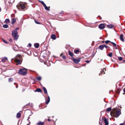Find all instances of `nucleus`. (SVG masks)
Here are the masks:
<instances>
[{"label": "nucleus", "mask_w": 125, "mask_h": 125, "mask_svg": "<svg viewBox=\"0 0 125 125\" xmlns=\"http://www.w3.org/2000/svg\"><path fill=\"white\" fill-rule=\"evenodd\" d=\"M124 35L123 34H121L120 36V39L121 41L123 42L124 41V40L123 38Z\"/></svg>", "instance_id": "obj_14"}, {"label": "nucleus", "mask_w": 125, "mask_h": 125, "mask_svg": "<svg viewBox=\"0 0 125 125\" xmlns=\"http://www.w3.org/2000/svg\"><path fill=\"white\" fill-rule=\"evenodd\" d=\"M26 3H24V4L20 3L19 5H18L16 6L18 9L19 10H22L24 9L25 8V5L26 4Z\"/></svg>", "instance_id": "obj_3"}, {"label": "nucleus", "mask_w": 125, "mask_h": 125, "mask_svg": "<svg viewBox=\"0 0 125 125\" xmlns=\"http://www.w3.org/2000/svg\"><path fill=\"white\" fill-rule=\"evenodd\" d=\"M104 121L105 123V125H108L109 124L108 121H107V119L105 118L104 119Z\"/></svg>", "instance_id": "obj_9"}, {"label": "nucleus", "mask_w": 125, "mask_h": 125, "mask_svg": "<svg viewBox=\"0 0 125 125\" xmlns=\"http://www.w3.org/2000/svg\"><path fill=\"white\" fill-rule=\"evenodd\" d=\"M64 59H66V57L65 56H63L62 57Z\"/></svg>", "instance_id": "obj_37"}, {"label": "nucleus", "mask_w": 125, "mask_h": 125, "mask_svg": "<svg viewBox=\"0 0 125 125\" xmlns=\"http://www.w3.org/2000/svg\"><path fill=\"white\" fill-rule=\"evenodd\" d=\"M56 35L54 34H52L51 36V38L54 40H55L56 39Z\"/></svg>", "instance_id": "obj_11"}, {"label": "nucleus", "mask_w": 125, "mask_h": 125, "mask_svg": "<svg viewBox=\"0 0 125 125\" xmlns=\"http://www.w3.org/2000/svg\"><path fill=\"white\" fill-rule=\"evenodd\" d=\"M16 21V20L15 19L13 18L12 19V24H13Z\"/></svg>", "instance_id": "obj_22"}, {"label": "nucleus", "mask_w": 125, "mask_h": 125, "mask_svg": "<svg viewBox=\"0 0 125 125\" xmlns=\"http://www.w3.org/2000/svg\"><path fill=\"white\" fill-rule=\"evenodd\" d=\"M35 92H42V91L40 89L38 88L35 90Z\"/></svg>", "instance_id": "obj_18"}, {"label": "nucleus", "mask_w": 125, "mask_h": 125, "mask_svg": "<svg viewBox=\"0 0 125 125\" xmlns=\"http://www.w3.org/2000/svg\"><path fill=\"white\" fill-rule=\"evenodd\" d=\"M99 75H100V73H99Z\"/></svg>", "instance_id": "obj_52"}, {"label": "nucleus", "mask_w": 125, "mask_h": 125, "mask_svg": "<svg viewBox=\"0 0 125 125\" xmlns=\"http://www.w3.org/2000/svg\"><path fill=\"white\" fill-rule=\"evenodd\" d=\"M21 116V113L19 112L18 113H17V114L16 115V117L18 118H19Z\"/></svg>", "instance_id": "obj_17"}, {"label": "nucleus", "mask_w": 125, "mask_h": 125, "mask_svg": "<svg viewBox=\"0 0 125 125\" xmlns=\"http://www.w3.org/2000/svg\"><path fill=\"white\" fill-rule=\"evenodd\" d=\"M19 29V28H16L12 32V35L14 39L16 41L17 40L19 36L17 31V30Z\"/></svg>", "instance_id": "obj_2"}, {"label": "nucleus", "mask_w": 125, "mask_h": 125, "mask_svg": "<svg viewBox=\"0 0 125 125\" xmlns=\"http://www.w3.org/2000/svg\"><path fill=\"white\" fill-rule=\"evenodd\" d=\"M50 97L49 96H48V98L46 100V103L47 104H48L50 101Z\"/></svg>", "instance_id": "obj_8"}, {"label": "nucleus", "mask_w": 125, "mask_h": 125, "mask_svg": "<svg viewBox=\"0 0 125 125\" xmlns=\"http://www.w3.org/2000/svg\"><path fill=\"white\" fill-rule=\"evenodd\" d=\"M8 25L7 24H5L3 26V27L5 28H7L8 27Z\"/></svg>", "instance_id": "obj_29"}, {"label": "nucleus", "mask_w": 125, "mask_h": 125, "mask_svg": "<svg viewBox=\"0 0 125 125\" xmlns=\"http://www.w3.org/2000/svg\"><path fill=\"white\" fill-rule=\"evenodd\" d=\"M27 72V69L25 68H24L20 69L18 73L21 75H25L26 74Z\"/></svg>", "instance_id": "obj_4"}, {"label": "nucleus", "mask_w": 125, "mask_h": 125, "mask_svg": "<svg viewBox=\"0 0 125 125\" xmlns=\"http://www.w3.org/2000/svg\"><path fill=\"white\" fill-rule=\"evenodd\" d=\"M112 52H110L109 54L107 55L110 57H111L112 56Z\"/></svg>", "instance_id": "obj_27"}, {"label": "nucleus", "mask_w": 125, "mask_h": 125, "mask_svg": "<svg viewBox=\"0 0 125 125\" xmlns=\"http://www.w3.org/2000/svg\"><path fill=\"white\" fill-rule=\"evenodd\" d=\"M8 59L7 57H5L4 58L2 59V61L3 62H5Z\"/></svg>", "instance_id": "obj_10"}, {"label": "nucleus", "mask_w": 125, "mask_h": 125, "mask_svg": "<svg viewBox=\"0 0 125 125\" xmlns=\"http://www.w3.org/2000/svg\"><path fill=\"white\" fill-rule=\"evenodd\" d=\"M80 59L78 58V59H73V62L76 63H78L80 61Z\"/></svg>", "instance_id": "obj_5"}, {"label": "nucleus", "mask_w": 125, "mask_h": 125, "mask_svg": "<svg viewBox=\"0 0 125 125\" xmlns=\"http://www.w3.org/2000/svg\"><path fill=\"white\" fill-rule=\"evenodd\" d=\"M104 47H105V48H108L109 47L108 46H106V45H104Z\"/></svg>", "instance_id": "obj_36"}, {"label": "nucleus", "mask_w": 125, "mask_h": 125, "mask_svg": "<svg viewBox=\"0 0 125 125\" xmlns=\"http://www.w3.org/2000/svg\"><path fill=\"white\" fill-rule=\"evenodd\" d=\"M85 62H86L88 63H89L90 62V61H86Z\"/></svg>", "instance_id": "obj_43"}, {"label": "nucleus", "mask_w": 125, "mask_h": 125, "mask_svg": "<svg viewBox=\"0 0 125 125\" xmlns=\"http://www.w3.org/2000/svg\"><path fill=\"white\" fill-rule=\"evenodd\" d=\"M112 114L114 117H117L121 114V112L119 109L114 108L112 110L111 114V115Z\"/></svg>", "instance_id": "obj_1"}, {"label": "nucleus", "mask_w": 125, "mask_h": 125, "mask_svg": "<svg viewBox=\"0 0 125 125\" xmlns=\"http://www.w3.org/2000/svg\"><path fill=\"white\" fill-rule=\"evenodd\" d=\"M34 46L35 48H38L39 46V44L38 43H35L34 44Z\"/></svg>", "instance_id": "obj_15"}, {"label": "nucleus", "mask_w": 125, "mask_h": 125, "mask_svg": "<svg viewBox=\"0 0 125 125\" xmlns=\"http://www.w3.org/2000/svg\"><path fill=\"white\" fill-rule=\"evenodd\" d=\"M118 58L120 61H121L122 60V58L121 57H118Z\"/></svg>", "instance_id": "obj_32"}, {"label": "nucleus", "mask_w": 125, "mask_h": 125, "mask_svg": "<svg viewBox=\"0 0 125 125\" xmlns=\"http://www.w3.org/2000/svg\"><path fill=\"white\" fill-rule=\"evenodd\" d=\"M119 125H124L123 123H121Z\"/></svg>", "instance_id": "obj_44"}, {"label": "nucleus", "mask_w": 125, "mask_h": 125, "mask_svg": "<svg viewBox=\"0 0 125 125\" xmlns=\"http://www.w3.org/2000/svg\"><path fill=\"white\" fill-rule=\"evenodd\" d=\"M107 26L108 28L110 29L112 28H113V27L114 26L112 24L107 25Z\"/></svg>", "instance_id": "obj_12"}, {"label": "nucleus", "mask_w": 125, "mask_h": 125, "mask_svg": "<svg viewBox=\"0 0 125 125\" xmlns=\"http://www.w3.org/2000/svg\"><path fill=\"white\" fill-rule=\"evenodd\" d=\"M41 77H39L37 78V80L38 81H40L41 79Z\"/></svg>", "instance_id": "obj_30"}, {"label": "nucleus", "mask_w": 125, "mask_h": 125, "mask_svg": "<svg viewBox=\"0 0 125 125\" xmlns=\"http://www.w3.org/2000/svg\"><path fill=\"white\" fill-rule=\"evenodd\" d=\"M110 43L112 44L115 47H116V49H117V48L116 47V44L115 43L113 42H110Z\"/></svg>", "instance_id": "obj_21"}, {"label": "nucleus", "mask_w": 125, "mask_h": 125, "mask_svg": "<svg viewBox=\"0 0 125 125\" xmlns=\"http://www.w3.org/2000/svg\"><path fill=\"white\" fill-rule=\"evenodd\" d=\"M104 24H101L99 25V28L101 29H104Z\"/></svg>", "instance_id": "obj_7"}, {"label": "nucleus", "mask_w": 125, "mask_h": 125, "mask_svg": "<svg viewBox=\"0 0 125 125\" xmlns=\"http://www.w3.org/2000/svg\"><path fill=\"white\" fill-rule=\"evenodd\" d=\"M123 91L124 93H125V88L124 90H123Z\"/></svg>", "instance_id": "obj_45"}, {"label": "nucleus", "mask_w": 125, "mask_h": 125, "mask_svg": "<svg viewBox=\"0 0 125 125\" xmlns=\"http://www.w3.org/2000/svg\"><path fill=\"white\" fill-rule=\"evenodd\" d=\"M35 21V23L37 24H39V23L37 21Z\"/></svg>", "instance_id": "obj_42"}, {"label": "nucleus", "mask_w": 125, "mask_h": 125, "mask_svg": "<svg viewBox=\"0 0 125 125\" xmlns=\"http://www.w3.org/2000/svg\"><path fill=\"white\" fill-rule=\"evenodd\" d=\"M39 2H41V3H42V4L43 6H44L46 4L44 3L43 2V1H41V0H39Z\"/></svg>", "instance_id": "obj_26"}, {"label": "nucleus", "mask_w": 125, "mask_h": 125, "mask_svg": "<svg viewBox=\"0 0 125 125\" xmlns=\"http://www.w3.org/2000/svg\"><path fill=\"white\" fill-rule=\"evenodd\" d=\"M63 55V54L62 53H61L60 55V56H61L62 55Z\"/></svg>", "instance_id": "obj_47"}, {"label": "nucleus", "mask_w": 125, "mask_h": 125, "mask_svg": "<svg viewBox=\"0 0 125 125\" xmlns=\"http://www.w3.org/2000/svg\"><path fill=\"white\" fill-rule=\"evenodd\" d=\"M69 54L71 56H73V54L70 51H69Z\"/></svg>", "instance_id": "obj_23"}, {"label": "nucleus", "mask_w": 125, "mask_h": 125, "mask_svg": "<svg viewBox=\"0 0 125 125\" xmlns=\"http://www.w3.org/2000/svg\"><path fill=\"white\" fill-rule=\"evenodd\" d=\"M21 57V55H18L16 56V57Z\"/></svg>", "instance_id": "obj_40"}, {"label": "nucleus", "mask_w": 125, "mask_h": 125, "mask_svg": "<svg viewBox=\"0 0 125 125\" xmlns=\"http://www.w3.org/2000/svg\"><path fill=\"white\" fill-rule=\"evenodd\" d=\"M48 120L49 121H51V120L50 119H48Z\"/></svg>", "instance_id": "obj_46"}, {"label": "nucleus", "mask_w": 125, "mask_h": 125, "mask_svg": "<svg viewBox=\"0 0 125 125\" xmlns=\"http://www.w3.org/2000/svg\"><path fill=\"white\" fill-rule=\"evenodd\" d=\"M30 106H31V107H32L33 106V104L32 103H31L30 104Z\"/></svg>", "instance_id": "obj_39"}, {"label": "nucleus", "mask_w": 125, "mask_h": 125, "mask_svg": "<svg viewBox=\"0 0 125 125\" xmlns=\"http://www.w3.org/2000/svg\"><path fill=\"white\" fill-rule=\"evenodd\" d=\"M9 41L10 42H11L12 41V40L11 39H10L9 40Z\"/></svg>", "instance_id": "obj_41"}, {"label": "nucleus", "mask_w": 125, "mask_h": 125, "mask_svg": "<svg viewBox=\"0 0 125 125\" xmlns=\"http://www.w3.org/2000/svg\"><path fill=\"white\" fill-rule=\"evenodd\" d=\"M28 45L30 47H31V44L30 43H29Z\"/></svg>", "instance_id": "obj_38"}, {"label": "nucleus", "mask_w": 125, "mask_h": 125, "mask_svg": "<svg viewBox=\"0 0 125 125\" xmlns=\"http://www.w3.org/2000/svg\"><path fill=\"white\" fill-rule=\"evenodd\" d=\"M100 125H102V124H100Z\"/></svg>", "instance_id": "obj_50"}, {"label": "nucleus", "mask_w": 125, "mask_h": 125, "mask_svg": "<svg viewBox=\"0 0 125 125\" xmlns=\"http://www.w3.org/2000/svg\"><path fill=\"white\" fill-rule=\"evenodd\" d=\"M14 61L17 65L20 64H21V61L20 60H18V59H16Z\"/></svg>", "instance_id": "obj_6"}, {"label": "nucleus", "mask_w": 125, "mask_h": 125, "mask_svg": "<svg viewBox=\"0 0 125 125\" xmlns=\"http://www.w3.org/2000/svg\"><path fill=\"white\" fill-rule=\"evenodd\" d=\"M3 42L5 43H8V42L7 41H5V40H3Z\"/></svg>", "instance_id": "obj_35"}, {"label": "nucleus", "mask_w": 125, "mask_h": 125, "mask_svg": "<svg viewBox=\"0 0 125 125\" xmlns=\"http://www.w3.org/2000/svg\"><path fill=\"white\" fill-rule=\"evenodd\" d=\"M10 22V21L8 19H6L5 21V22L6 23H9Z\"/></svg>", "instance_id": "obj_19"}, {"label": "nucleus", "mask_w": 125, "mask_h": 125, "mask_svg": "<svg viewBox=\"0 0 125 125\" xmlns=\"http://www.w3.org/2000/svg\"><path fill=\"white\" fill-rule=\"evenodd\" d=\"M98 48L101 50H103L104 48V45H101L99 46Z\"/></svg>", "instance_id": "obj_13"}, {"label": "nucleus", "mask_w": 125, "mask_h": 125, "mask_svg": "<svg viewBox=\"0 0 125 125\" xmlns=\"http://www.w3.org/2000/svg\"><path fill=\"white\" fill-rule=\"evenodd\" d=\"M111 110V107L108 108L106 110V112H109Z\"/></svg>", "instance_id": "obj_25"}, {"label": "nucleus", "mask_w": 125, "mask_h": 125, "mask_svg": "<svg viewBox=\"0 0 125 125\" xmlns=\"http://www.w3.org/2000/svg\"><path fill=\"white\" fill-rule=\"evenodd\" d=\"M111 42L109 40L106 41H105V43L106 44H108L109 42Z\"/></svg>", "instance_id": "obj_33"}, {"label": "nucleus", "mask_w": 125, "mask_h": 125, "mask_svg": "<svg viewBox=\"0 0 125 125\" xmlns=\"http://www.w3.org/2000/svg\"><path fill=\"white\" fill-rule=\"evenodd\" d=\"M12 80V79L11 78H10L9 79V82H10Z\"/></svg>", "instance_id": "obj_34"}, {"label": "nucleus", "mask_w": 125, "mask_h": 125, "mask_svg": "<svg viewBox=\"0 0 125 125\" xmlns=\"http://www.w3.org/2000/svg\"><path fill=\"white\" fill-rule=\"evenodd\" d=\"M17 87H18V86H16V88H17Z\"/></svg>", "instance_id": "obj_48"}, {"label": "nucleus", "mask_w": 125, "mask_h": 125, "mask_svg": "<svg viewBox=\"0 0 125 125\" xmlns=\"http://www.w3.org/2000/svg\"><path fill=\"white\" fill-rule=\"evenodd\" d=\"M38 125H43V123L42 122H39L37 123Z\"/></svg>", "instance_id": "obj_24"}, {"label": "nucleus", "mask_w": 125, "mask_h": 125, "mask_svg": "<svg viewBox=\"0 0 125 125\" xmlns=\"http://www.w3.org/2000/svg\"><path fill=\"white\" fill-rule=\"evenodd\" d=\"M106 71V69L105 68L104 69H103L102 71H101V73H103V72H104V71Z\"/></svg>", "instance_id": "obj_31"}, {"label": "nucleus", "mask_w": 125, "mask_h": 125, "mask_svg": "<svg viewBox=\"0 0 125 125\" xmlns=\"http://www.w3.org/2000/svg\"><path fill=\"white\" fill-rule=\"evenodd\" d=\"M43 89L44 93L46 94H47V91L46 88L45 87H43Z\"/></svg>", "instance_id": "obj_20"}, {"label": "nucleus", "mask_w": 125, "mask_h": 125, "mask_svg": "<svg viewBox=\"0 0 125 125\" xmlns=\"http://www.w3.org/2000/svg\"><path fill=\"white\" fill-rule=\"evenodd\" d=\"M79 50H76L75 51V53L76 54H78L79 52Z\"/></svg>", "instance_id": "obj_28"}, {"label": "nucleus", "mask_w": 125, "mask_h": 125, "mask_svg": "<svg viewBox=\"0 0 125 125\" xmlns=\"http://www.w3.org/2000/svg\"><path fill=\"white\" fill-rule=\"evenodd\" d=\"M44 8L46 10H50V7H48L46 6V5H45L44 6Z\"/></svg>", "instance_id": "obj_16"}, {"label": "nucleus", "mask_w": 125, "mask_h": 125, "mask_svg": "<svg viewBox=\"0 0 125 125\" xmlns=\"http://www.w3.org/2000/svg\"><path fill=\"white\" fill-rule=\"evenodd\" d=\"M30 103H29V105H30Z\"/></svg>", "instance_id": "obj_51"}, {"label": "nucleus", "mask_w": 125, "mask_h": 125, "mask_svg": "<svg viewBox=\"0 0 125 125\" xmlns=\"http://www.w3.org/2000/svg\"><path fill=\"white\" fill-rule=\"evenodd\" d=\"M123 61H124V62H125V60H123Z\"/></svg>", "instance_id": "obj_49"}]
</instances>
